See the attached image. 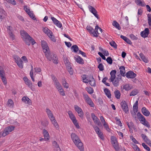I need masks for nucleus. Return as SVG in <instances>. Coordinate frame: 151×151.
Instances as JSON below:
<instances>
[{"mask_svg": "<svg viewBox=\"0 0 151 151\" xmlns=\"http://www.w3.org/2000/svg\"><path fill=\"white\" fill-rule=\"evenodd\" d=\"M25 84L27 85L29 87L32 89V84L31 81L30 80H28L25 83Z\"/></svg>", "mask_w": 151, "mask_h": 151, "instance_id": "de8ad7c7", "label": "nucleus"}, {"mask_svg": "<svg viewBox=\"0 0 151 151\" xmlns=\"http://www.w3.org/2000/svg\"><path fill=\"white\" fill-rule=\"evenodd\" d=\"M120 37L127 42L128 44H129V45L132 44V43L131 42V40L127 37L124 36L123 35H121L120 36Z\"/></svg>", "mask_w": 151, "mask_h": 151, "instance_id": "4be33fe9", "label": "nucleus"}, {"mask_svg": "<svg viewBox=\"0 0 151 151\" xmlns=\"http://www.w3.org/2000/svg\"><path fill=\"white\" fill-rule=\"evenodd\" d=\"M104 91L107 97L109 99H111V94L110 90L108 88H105L104 89Z\"/></svg>", "mask_w": 151, "mask_h": 151, "instance_id": "5701e85b", "label": "nucleus"}, {"mask_svg": "<svg viewBox=\"0 0 151 151\" xmlns=\"http://www.w3.org/2000/svg\"><path fill=\"white\" fill-rule=\"evenodd\" d=\"M115 97L117 99H119L120 98L121 93L120 91L116 89L114 92Z\"/></svg>", "mask_w": 151, "mask_h": 151, "instance_id": "bb28decb", "label": "nucleus"}, {"mask_svg": "<svg viewBox=\"0 0 151 151\" xmlns=\"http://www.w3.org/2000/svg\"><path fill=\"white\" fill-rule=\"evenodd\" d=\"M121 105L123 110L126 113H127L129 111V108L127 103L125 101H123L121 103Z\"/></svg>", "mask_w": 151, "mask_h": 151, "instance_id": "6e6552de", "label": "nucleus"}, {"mask_svg": "<svg viewBox=\"0 0 151 151\" xmlns=\"http://www.w3.org/2000/svg\"><path fill=\"white\" fill-rule=\"evenodd\" d=\"M21 59L22 60L23 63L24 62L25 63H27L28 62V60L26 56H23Z\"/></svg>", "mask_w": 151, "mask_h": 151, "instance_id": "bf43d9fd", "label": "nucleus"}, {"mask_svg": "<svg viewBox=\"0 0 151 151\" xmlns=\"http://www.w3.org/2000/svg\"><path fill=\"white\" fill-rule=\"evenodd\" d=\"M41 46L44 52L49 50L50 49L46 42L44 40L41 41Z\"/></svg>", "mask_w": 151, "mask_h": 151, "instance_id": "f8f14e48", "label": "nucleus"}, {"mask_svg": "<svg viewBox=\"0 0 151 151\" xmlns=\"http://www.w3.org/2000/svg\"><path fill=\"white\" fill-rule=\"evenodd\" d=\"M13 58L18 66H22L23 62L21 59H20L18 55H14L13 56Z\"/></svg>", "mask_w": 151, "mask_h": 151, "instance_id": "0eeeda50", "label": "nucleus"}, {"mask_svg": "<svg viewBox=\"0 0 151 151\" xmlns=\"http://www.w3.org/2000/svg\"><path fill=\"white\" fill-rule=\"evenodd\" d=\"M119 79L116 78L114 81H113L112 82L114 86L115 87L118 86L119 84Z\"/></svg>", "mask_w": 151, "mask_h": 151, "instance_id": "58836bf2", "label": "nucleus"}, {"mask_svg": "<svg viewBox=\"0 0 151 151\" xmlns=\"http://www.w3.org/2000/svg\"><path fill=\"white\" fill-rule=\"evenodd\" d=\"M106 60L107 62L110 64H112V60L111 57H108L106 59Z\"/></svg>", "mask_w": 151, "mask_h": 151, "instance_id": "13d9d810", "label": "nucleus"}, {"mask_svg": "<svg viewBox=\"0 0 151 151\" xmlns=\"http://www.w3.org/2000/svg\"><path fill=\"white\" fill-rule=\"evenodd\" d=\"M58 90V91H59L60 93V95H62L63 96H64L65 95V92L64 91L63 89L62 88V86H61V87L59 88H57Z\"/></svg>", "mask_w": 151, "mask_h": 151, "instance_id": "c9c22d12", "label": "nucleus"}, {"mask_svg": "<svg viewBox=\"0 0 151 151\" xmlns=\"http://www.w3.org/2000/svg\"><path fill=\"white\" fill-rule=\"evenodd\" d=\"M127 124L129 129H132V130L131 128L132 127L134 126L133 123L132 122H130L129 123L128 122H127Z\"/></svg>", "mask_w": 151, "mask_h": 151, "instance_id": "09e8293b", "label": "nucleus"}, {"mask_svg": "<svg viewBox=\"0 0 151 151\" xmlns=\"http://www.w3.org/2000/svg\"><path fill=\"white\" fill-rule=\"evenodd\" d=\"M83 95L85 101L90 98L87 94H85L84 93H83Z\"/></svg>", "mask_w": 151, "mask_h": 151, "instance_id": "0e129e2a", "label": "nucleus"}, {"mask_svg": "<svg viewBox=\"0 0 151 151\" xmlns=\"http://www.w3.org/2000/svg\"><path fill=\"white\" fill-rule=\"evenodd\" d=\"M147 20L149 28L151 29V14H148L147 15Z\"/></svg>", "mask_w": 151, "mask_h": 151, "instance_id": "2f4dec72", "label": "nucleus"}, {"mask_svg": "<svg viewBox=\"0 0 151 151\" xmlns=\"http://www.w3.org/2000/svg\"><path fill=\"white\" fill-rule=\"evenodd\" d=\"M109 44L111 46L113 47L114 48H117V45L114 41H112L109 42Z\"/></svg>", "mask_w": 151, "mask_h": 151, "instance_id": "a18cd8bd", "label": "nucleus"}, {"mask_svg": "<svg viewBox=\"0 0 151 151\" xmlns=\"http://www.w3.org/2000/svg\"><path fill=\"white\" fill-rule=\"evenodd\" d=\"M64 61L65 65L66 66H69V65H70V63L68 59L67 58H64Z\"/></svg>", "mask_w": 151, "mask_h": 151, "instance_id": "e433bc0d", "label": "nucleus"}, {"mask_svg": "<svg viewBox=\"0 0 151 151\" xmlns=\"http://www.w3.org/2000/svg\"><path fill=\"white\" fill-rule=\"evenodd\" d=\"M124 67H119V68L120 74L123 76H126V74L125 75V70Z\"/></svg>", "mask_w": 151, "mask_h": 151, "instance_id": "a878e982", "label": "nucleus"}, {"mask_svg": "<svg viewBox=\"0 0 151 151\" xmlns=\"http://www.w3.org/2000/svg\"><path fill=\"white\" fill-rule=\"evenodd\" d=\"M138 93V90L137 89H134L130 93V96H134Z\"/></svg>", "mask_w": 151, "mask_h": 151, "instance_id": "37998d69", "label": "nucleus"}, {"mask_svg": "<svg viewBox=\"0 0 151 151\" xmlns=\"http://www.w3.org/2000/svg\"><path fill=\"white\" fill-rule=\"evenodd\" d=\"M99 29V31L101 33L102 32V29L100 27H99L98 25H96L95 27V31L97 34H99L98 31V29Z\"/></svg>", "mask_w": 151, "mask_h": 151, "instance_id": "3c124183", "label": "nucleus"}, {"mask_svg": "<svg viewBox=\"0 0 151 151\" xmlns=\"http://www.w3.org/2000/svg\"><path fill=\"white\" fill-rule=\"evenodd\" d=\"M99 49L100 51L103 53L105 55L108 56L109 55V53L107 50H104L101 47H99Z\"/></svg>", "mask_w": 151, "mask_h": 151, "instance_id": "c756f323", "label": "nucleus"}, {"mask_svg": "<svg viewBox=\"0 0 151 151\" xmlns=\"http://www.w3.org/2000/svg\"><path fill=\"white\" fill-rule=\"evenodd\" d=\"M139 55L141 59L144 62L146 63H147L148 62V60L142 53H141Z\"/></svg>", "mask_w": 151, "mask_h": 151, "instance_id": "473e14b6", "label": "nucleus"}, {"mask_svg": "<svg viewBox=\"0 0 151 151\" xmlns=\"http://www.w3.org/2000/svg\"><path fill=\"white\" fill-rule=\"evenodd\" d=\"M88 8L89 11L92 13L98 19H99V15L97 14V12L95 9L91 5H89Z\"/></svg>", "mask_w": 151, "mask_h": 151, "instance_id": "1a4fd4ad", "label": "nucleus"}, {"mask_svg": "<svg viewBox=\"0 0 151 151\" xmlns=\"http://www.w3.org/2000/svg\"><path fill=\"white\" fill-rule=\"evenodd\" d=\"M29 99V98L27 96H24L22 99V100L23 102H25L26 103V102L27 100Z\"/></svg>", "mask_w": 151, "mask_h": 151, "instance_id": "69168bd1", "label": "nucleus"}, {"mask_svg": "<svg viewBox=\"0 0 151 151\" xmlns=\"http://www.w3.org/2000/svg\"><path fill=\"white\" fill-rule=\"evenodd\" d=\"M74 107L75 110L77 112L78 116L81 118H83V113L82 109L77 105H75Z\"/></svg>", "mask_w": 151, "mask_h": 151, "instance_id": "9b49d317", "label": "nucleus"}, {"mask_svg": "<svg viewBox=\"0 0 151 151\" xmlns=\"http://www.w3.org/2000/svg\"><path fill=\"white\" fill-rule=\"evenodd\" d=\"M14 128L15 127L13 126H10L6 128L5 129V131H7L8 132L9 134V132H11L14 130Z\"/></svg>", "mask_w": 151, "mask_h": 151, "instance_id": "c85d7f7f", "label": "nucleus"}, {"mask_svg": "<svg viewBox=\"0 0 151 151\" xmlns=\"http://www.w3.org/2000/svg\"><path fill=\"white\" fill-rule=\"evenodd\" d=\"M50 120L52 122V124L56 128H58V125L57 123L56 120L55 119V117H53V118L52 119H50Z\"/></svg>", "mask_w": 151, "mask_h": 151, "instance_id": "f704fd0d", "label": "nucleus"}, {"mask_svg": "<svg viewBox=\"0 0 151 151\" xmlns=\"http://www.w3.org/2000/svg\"><path fill=\"white\" fill-rule=\"evenodd\" d=\"M91 116L94 123L97 124L99 126H100L101 124L99 119L95 116L94 114L92 113L91 114Z\"/></svg>", "mask_w": 151, "mask_h": 151, "instance_id": "9d476101", "label": "nucleus"}, {"mask_svg": "<svg viewBox=\"0 0 151 151\" xmlns=\"http://www.w3.org/2000/svg\"><path fill=\"white\" fill-rule=\"evenodd\" d=\"M6 13L3 9L0 10V19L2 20L6 16Z\"/></svg>", "mask_w": 151, "mask_h": 151, "instance_id": "412c9836", "label": "nucleus"}, {"mask_svg": "<svg viewBox=\"0 0 151 151\" xmlns=\"http://www.w3.org/2000/svg\"><path fill=\"white\" fill-rule=\"evenodd\" d=\"M123 88L126 91H129L131 89L129 84H126L123 86Z\"/></svg>", "mask_w": 151, "mask_h": 151, "instance_id": "864d4df0", "label": "nucleus"}, {"mask_svg": "<svg viewBox=\"0 0 151 151\" xmlns=\"http://www.w3.org/2000/svg\"><path fill=\"white\" fill-rule=\"evenodd\" d=\"M135 2L137 5L144 6L145 5V3L142 0H135Z\"/></svg>", "mask_w": 151, "mask_h": 151, "instance_id": "b1692460", "label": "nucleus"}, {"mask_svg": "<svg viewBox=\"0 0 151 151\" xmlns=\"http://www.w3.org/2000/svg\"><path fill=\"white\" fill-rule=\"evenodd\" d=\"M67 69L68 70L69 74L70 75H73V68L71 67H67Z\"/></svg>", "mask_w": 151, "mask_h": 151, "instance_id": "a19ab883", "label": "nucleus"}, {"mask_svg": "<svg viewBox=\"0 0 151 151\" xmlns=\"http://www.w3.org/2000/svg\"><path fill=\"white\" fill-rule=\"evenodd\" d=\"M111 144L114 149L116 151H118L119 150V147L116 137L114 136H111Z\"/></svg>", "mask_w": 151, "mask_h": 151, "instance_id": "423d86ee", "label": "nucleus"}, {"mask_svg": "<svg viewBox=\"0 0 151 151\" xmlns=\"http://www.w3.org/2000/svg\"><path fill=\"white\" fill-rule=\"evenodd\" d=\"M46 110L48 117L50 119H52L54 117L51 111L49 109L47 108L46 109Z\"/></svg>", "mask_w": 151, "mask_h": 151, "instance_id": "393cba45", "label": "nucleus"}, {"mask_svg": "<svg viewBox=\"0 0 151 151\" xmlns=\"http://www.w3.org/2000/svg\"><path fill=\"white\" fill-rule=\"evenodd\" d=\"M115 119L117 122V124L120 127H122V123L120 121V119H118L117 117H115Z\"/></svg>", "mask_w": 151, "mask_h": 151, "instance_id": "603ef678", "label": "nucleus"}, {"mask_svg": "<svg viewBox=\"0 0 151 151\" xmlns=\"http://www.w3.org/2000/svg\"><path fill=\"white\" fill-rule=\"evenodd\" d=\"M28 14L29 16L30 17L34 20L36 19V18L35 17V15L32 12H30Z\"/></svg>", "mask_w": 151, "mask_h": 151, "instance_id": "8fccbe9b", "label": "nucleus"}, {"mask_svg": "<svg viewBox=\"0 0 151 151\" xmlns=\"http://www.w3.org/2000/svg\"><path fill=\"white\" fill-rule=\"evenodd\" d=\"M142 112L145 116H148L150 113L149 111L145 107H143L142 109Z\"/></svg>", "mask_w": 151, "mask_h": 151, "instance_id": "a211bd4d", "label": "nucleus"}, {"mask_svg": "<svg viewBox=\"0 0 151 151\" xmlns=\"http://www.w3.org/2000/svg\"><path fill=\"white\" fill-rule=\"evenodd\" d=\"M51 19L54 24L59 28H61L62 27L61 23L53 17H51Z\"/></svg>", "mask_w": 151, "mask_h": 151, "instance_id": "4468645a", "label": "nucleus"}, {"mask_svg": "<svg viewBox=\"0 0 151 151\" xmlns=\"http://www.w3.org/2000/svg\"><path fill=\"white\" fill-rule=\"evenodd\" d=\"M133 146V148H134V150L135 151H139L140 149L137 145L134 144Z\"/></svg>", "mask_w": 151, "mask_h": 151, "instance_id": "e2e57ef3", "label": "nucleus"}, {"mask_svg": "<svg viewBox=\"0 0 151 151\" xmlns=\"http://www.w3.org/2000/svg\"><path fill=\"white\" fill-rule=\"evenodd\" d=\"M51 76L56 88H59V87H60L61 86L56 78L53 75H51Z\"/></svg>", "mask_w": 151, "mask_h": 151, "instance_id": "ddd939ff", "label": "nucleus"}, {"mask_svg": "<svg viewBox=\"0 0 151 151\" xmlns=\"http://www.w3.org/2000/svg\"><path fill=\"white\" fill-rule=\"evenodd\" d=\"M68 113L70 118L72 120L73 123L75 125L76 127L77 128H79V126L77 122L76 118L73 114L72 112L71 111H69Z\"/></svg>", "mask_w": 151, "mask_h": 151, "instance_id": "39448f33", "label": "nucleus"}, {"mask_svg": "<svg viewBox=\"0 0 151 151\" xmlns=\"http://www.w3.org/2000/svg\"><path fill=\"white\" fill-rule=\"evenodd\" d=\"M52 144L53 146L55 147V148H59V149H60V148L59 147V146L58 144L55 141H54L52 142Z\"/></svg>", "mask_w": 151, "mask_h": 151, "instance_id": "052dcab7", "label": "nucleus"}, {"mask_svg": "<svg viewBox=\"0 0 151 151\" xmlns=\"http://www.w3.org/2000/svg\"><path fill=\"white\" fill-rule=\"evenodd\" d=\"M0 77L4 84L5 85H6L7 84V82L6 78L5 77V76H0Z\"/></svg>", "mask_w": 151, "mask_h": 151, "instance_id": "5fc2aeb1", "label": "nucleus"}, {"mask_svg": "<svg viewBox=\"0 0 151 151\" xmlns=\"http://www.w3.org/2000/svg\"><path fill=\"white\" fill-rule=\"evenodd\" d=\"M20 33L22 38L27 45L29 46L31 43L33 45L35 43L34 39L24 30H21Z\"/></svg>", "mask_w": 151, "mask_h": 151, "instance_id": "f257e3e1", "label": "nucleus"}, {"mask_svg": "<svg viewBox=\"0 0 151 151\" xmlns=\"http://www.w3.org/2000/svg\"><path fill=\"white\" fill-rule=\"evenodd\" d=\"M86 89L89 94H92L93 92V88L91 87H87L86 88Z\"/></svg>", "mask_w": 151, "mask_h": 151, "instance_id": "79ce46f5", "label": "nucleus"}, {"mask_svg": "<svg viewBox=\"0 0 151 151\" xmlns=\"http://www.w3.org/2000/svg\"><path fill=\"white\" fill-rule=\"evenodd\" d=\"M142 145L144 148L148 151H150V148L147 146L144 143H143L142 144Z\"/></svg>", "mask_w": 151, "mask_h": 151, "instance_id": "4d7b16f0", "label": "nucleus"}, {"mask_svg": "<svg viewBox=\"0 0 151 151\" xmlns=\"http://www.w3.org/2000/svg\"><path fill=\"white\" fill-rule=\"evenodd\" d=\"M130 37L131 39L133 40H137L138 38L134 35L133 34H131L130 35Z\"/></svg>", "mask_w": 151, "mask_h": 151, "instance_id": "680f3d73", "label": "nucleus"}, {"mask_svg": "<svg viewBox=\"0 0 151 151\" xmlns=\"http://www.w3.org/2000/svg\"><path fill=\"white\" fill-rule=\"evenodd\" d=\"M9 37L12 40H14L15 39V35L12 32L9 34Z\"/></svg>", "mask_w": 151, "mask_h": 151, "instance_id": "338daca9", "label": "nucleus"}, {"mask_svg": "<svg viewBox=\"0 0 151 151\" xmlns=\"http://www.w3.org/2000/svg\"><path fill=\"white\" fill-rule=\"evenodd\" d=\"M76 61L79 63L81 64L83 63V59L80 57H78L76 58Z\"/></svg>", "mask_w": 151, "mask_h": 151, "instance_id": "ea45409f", "label": "nucleus"}, {"mask_svg": "<svg viewBox=\"0 0 151 151\" xmlns=\"http://www.w3.org/2000/svg\"><path fill=\"white\" fill-rule=\"evenodd\" d=\"M71 50H73L75 52H77L78 50V47L76 45L72 46L71 47Z\"/></svg>", "mask_w": 151, "mask_h": 151, "instance_id": "4c0bfd02", "label": "nucleus"}, {"mask_svg": "<svg viewBox=\"0 0 151 151\" xmlns=\"http://www.w3.org/2000/svg\"><path fill=\"white\" fill-rule=\"evenodd\" d=\"M137 116L138 119L142 124L148 128L150 127V126L149 122L146 120L144 116L139 112L137 113Z\"/></svg>", "mask_w": 151, "mask_h": 151, "instance_id": "20e7f679", "label": "nucleus"}, {"mask_svg": "<svg viewBox=\"0 0 151 151\" xmlns=\"http://www.w3.org/2000/svg\"><path fill=\"white\" fill-rule=\"evenodd\" d=\"M71 137L74 143L81 151H83L84 147L83 143L81 141L78 136L75 133H73Z\"/></svg>", "mask_w": 151, "mask_h": 151, "instance_id": "f03ea898", "label": "nucleus"}, {"mask_svg": "<svg viewBox=\"0 0 151 151\" xmlns=\"http://www.w3.org/2000/svg\"><path fill=\"white\" fill-rule=\"evenodd\" d=\"M44 52L45 53V57L47 60L50 61L52 60L53 63L55 64L58 63V58L54 53L50 52V50Z\"/></svg>", "mask_w": 151, "mask_h": 151, "instance_id": "7ed1b4c3", "label": "nucleus"}, {"mask_svg": "<svg viewBox=\"0 0 151 151\" xmlns=\"http://www.w3.org/2000/svg\"><path fill=\"white\" fill-rule=\"evenodd\" d=\"M49 32L48 33L47 35L51 39L52 41L55 42H56V39L55 38L54 36L53 35V33L50 31H49Z\"/></svg>", "mask_w": 151, "mask_h": 151, "instance_id": "6ab92c4d", "label": "nucleus"}, {"mask_svg": "<svg viewBox=\"0 0 151 151\" xmlns=\"http://www.w3.org/2000/svg\"><path fill=\"white\" fill-rule=\"evenodd\" d=\"M43 133L44 137V139L46 141H47L49 140V134L47 131L45 129H44L43 130Z\"/></svg>", "mask_w": 151, "mask_h": 151, "instance_id": "aec40b11", "label": "nucleus"}, {"mask_svg": "<svg viewBox=\"0 0 151 151\" xmlns=\"http://www.w3.org/2000/svg\"><path fill=\"white\" fill-rule=\"evenodd\" d=\"M87 103L91 107H93L94 104L91 99L89 98V99L86 101Z\"/></svg>", "mask_w": 151, "mask_h": 151, "instance_id": "72a5a7b5", "label": "nucleus"}, {"mask_svg": "<svg viewBox=\"0 0 151 151\" xmlns=\"http://www.w3.org/2000/svg\"><path fill=\"white\" fill-rule=\"evenodd\" d=\"M62 84L63 85L64 87L67 88L69 87L68 84L66 81L65 79L63 80Z\"/></svg>", "mask_w": 151, "mask_h": 151, "instance_id": "c03bdc74", "label": "nucleus"}, {"mask_svg": "<svg viewBox=\"0 0 151 151\" xmlns=\"http://www.w3.org/2000/svg\"><path fill=\"white\" fill-rule=\"evenodd\" d=\"M89 83L90 85L92 86H96V82L93 76L92 77L91 79L89 80Z\"/></svg>", "mask_w": 151, "mask_h": 151, "instance_id": "7c9ffc66", "label": "nucleus"}, {"mask_svg": "<svg viewBox=\"0 0 151 151\" xmlns=\"http://www.w3.org/2000/svg\"><path fill=\"white\" fill-rule=\"evenodd\" d=\"M141 136L142 138L143 139L144 141L145 142L148 141V140L149 139L148 138V137L145 134H141Z\"/></svg>", "mask_w": 151, "mask_h": 151, "instance_id": "49530a36", "label": "nucleus"}, {"mask_svg": "<svg viewBox=\"0 0 151 151\" xmlns=\"http://www.w3.org/2000/svg\"><path fill=\"white\" fill-rule=\"evenodd\" d=\"M86 29L89 32L92 33L93 35V36L97 37L98 35L95 31V29L94 30L92 27L89 26H87Z\"/></svg>", "mask_w": 151, "mask_h": 151, "instance_id": "2eb2a0df", "label": "nucleus"}, {"mask_svg": "<svg viewBox=\"0 0 151 151\" xmlns=\"http://www.w3.org/2000/svg\"><path fill=\"white\" fill-rule=\"evenodd\" d=\"M149 33V29L147 28H145L144 31L141 32V35L142 37L145 38L147 37Z\"/></svg>", "mask_w": 151, "mask_h": 151, "instance_id": "dca6fc26", "label": "nucleus"}, {"mask_svg": "<svg viewBox=\"0 0 151 151\" xmlns=\"http://www.w3.org/2000/svg\"><path fill=\"white\" fill-rule=\"evenodd\" d=\"M103 125L104 127V128L106 129V130L107 131L109 132L110 131V129L109 128L108 125L107 124L106 122V123H104L103 124Z\"/></svg>", "mask_w": 151, "mask_h": 151, "instance_id": "6e6d98bb", "label": "nucleus"}, {"mask_svg": "<svg viewBox=\"0 0 151 151\" xmlns=\"http://www.w3.org/2000/svg\"><path fill=\"white\" fill-rule=\"evenodd\" d=\"M8 32L9 34L12 33V27L11 26H9L7 27Z\"/></svg>", "mask_w": 151, "mask_h": 151, "instance_id": "774afa93", "label": "nucleus"}, {"mask_svg": "<svg viewBox=\"0 0 151 151\" xmlns=\"http://www.w3.org/2000/svg\"><path fill=\"white\" fill-rule=\"evenodd\" d=\"M112 25L119 30H120L121 29V27L120 26L119 24L116 21H114L113 22Z\"/></svg>", "mask_w": 151, "mask_h": 151, "instance_id": "cd10ccee", "label": "nucleus"}, {"mask_svg": "<svg viewBox=\"0 0 151 151\" xmlns=\"http://www.w3.org/2000/svg\"><path fill=\"white\" fill-rule=\"evenodd\" d=\"M126 77L129 78H134L136 76V74L132 71H129L126 74Z\"/></svg>", "mask_w": 151, "mask_h": 151, "instance_id": "f3484780", "label": "nucleus"}]
</instances>
